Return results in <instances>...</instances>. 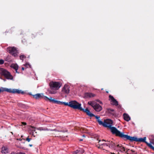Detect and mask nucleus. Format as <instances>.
<instances>
[{
    "label": "nucleus",
    "mask_w": 154,
    "mask_h": 154,
    "mask_svg": "<svg viewBox=\"0 0 154 154\" xmlns=\"http://www.w3.org/2000/svg\"><path fill=\"white\" fill-rule=\"evenodd\" d=\"M113 123L112 120L111 119H106V126L108 129L110 130L112 133L115 134L116 136L119 137L124 140H128L130 136L128 134H124V133L121 132L116 127H112Z\"/></svg>",
    "instance_id": "obj_1"
},
{
    "label": "nucleus",
    "mask_w": 154,
    "mask_h": 154,
    "mask_svg": "<svg viewBox=\"0 0 154 154\" xmlns=\"http://www.w3.org/2000/svg\"><path fill=\"white\" fill-rule=\"evenodd\" d=\"M49 85L50 88L48 90L49 93L55 94L57 93V91L60 87L61 84L59 82L52 81L50 82Z\"/></svg>",
    "instance_id": "obj_2"
},
{
    "label": "nucleus",
    "mask_w": 154,
    "mask_h": 154,
    "mask_svg": "<svg viewBox=\"0 0 154 154\" xmlns=\"http://www.w3.org/2000/svg\"><path fill=\"white\" fill-rule=\"evenodd\" d=\"M106 146H108L110 148L114 149L116 151H120L122 152H125V149L121 144L116 145L112 141H106Z\"/></svg>",
    "instance_id": "obj_3"
},
{
    "label": "nucleus",
    "mask_w": 154,
    "mask_h": 154,
    "mask_svg": "<svg viewBox=\"0 0 154 154\" xmlns=\"http://www.w3.org/2000/svg\"><path fill=\"white\" fill-rule=\"evenodd\" d=\"M146 137H144L143 138H138L136 137H131L130 136L128 140L130 141L131 142L135 141L137 142H144L146 143L147 146L149 147V146L148 145L147 143L150 144L152 146V145H154V139L150 141V143H149L146 141Z\"/></svg>",
    "instance_id": "obj_4"
},
{
    "label": "nucleus",
    "mask_w": 154,
    "mask_h": 154,
    "mask_svg": "<svg viewBox=\"0 0 154 154\" xmlns=\"http://www.w3.org/2000/svg\"><path fill=\"white\" fill-rule=\"evenodd\" d=\"M84 112L86 113L87 115L90 117H95L97 120V122L100 125H102L104 127H106V119H104V122H103L100 120V117L99 116H96L91 113L90 111L87 108L85 109Z\"/></svg>",
    "instance_id": "obj_5"
},
{
    "label": "nucleus",
    "mask_w": 154,
    "mask_h": 154,
    "mask_svg": "<svg viewBox=\"0 0 154 154\" xmlns=\"http://www.w3.org/2000/svg\"><path fill=\"white\" fill-rule=\"evenodd\" d=\"M0 74L7 79H13V77L10 73L4 69L0 68Z\"/></svg>",
    "instance_id": "obj_6"
},
{
    "label": "nucleus",
    "mask_w": 154,
    "mask_h": 154,
    "mask_svg": "<svg viewBox=\"0 0 154 154\" xmlns=\"http://www.w3.org/2000/svg\"><path fill=\"white\" fill-rule=\"evenodd\" d=\"M69 106L74 109H77L84 112L85 109L81 107V104L79 103L75 100L71 101L69 102Z\"/></svg>",
    "instance_id": "obj_7"
},
{
    "label": "nucleus",
    "mask_w": 154,
    "mask_h": 154,
    "mask_svg": "<svg viewBox=\"0 0 154 154\" xmlns=\"http://www.w3.org/2000/svg\"><path fill=\"white\" fill-rule=\"evenodd\" d=\"M7 51L13 56L16 57L18 56V52L16 48L14 47H9L7 48Z\"/></svg>",
    "instance_id": "obj_8"
},
{
    "label": "nucleus",
    "mask_w": 154,
    "mask_h": 154,
    "mask_svg": "<svg viewBox=\"0 0 154 154\" xmlns=\"http://www.w3.org/2000/svg\"><path fill=\"white\" fill-rule=\"evenodd\" d=\"M109 100L111 104L116 106L118 105V102L111 95L109 96Z\"/></svg>",
    "instance_id": "obj_9"
},
{
    "label": "nucleus",
    "mask_w": 154,
    "mask_h": 154,
    "mask_svg": "<svg viewBox=\"0 0 154 154\" xmlns=\"http://www.w3.org/2000/svg\"><path fill=\"white\" fill-rule=\"evenodd\" d=\"M7 90L8 91H7V92L12 93L13 94L14 93H17V94H23L24 92L23 91H21L20 90H19L17 89H13L11 90V89H8L7 88Z\"/></svg>",
    "instance_id": "obj_10"
},
{
    "label": "nucleus",
    "mask_w": 154,
    "mask_h": 154,
    "mask_svg": "<svg viewBox=\"0 0 154 154\" xmlns=\"http://www.w3.org/2000/svg\"><path fill=\"white\" fill-rule=\"evenodd\" d=\"M43 98L46 101H49L50 102H52L54 103L58 104V100H56L54 98H53L51 97L48 98L46 96H44Z\"/></svg>",
    "instance_id": "obj_11"
},
{
    "label": "nucleus",
    "mask_w": 154,
    "mask_h": 154,
    "mask_svg": "<svg viewBox=\"0 0 154 154\" xmlns=\"http://www.w3.org/2000/svg\"><path fill=\"white\" fill-rule=\"evenodd\" d=\"M115 114L114 110L113 109H106V116H114Z\"/></svg>",
    "instance_id": "obj_12"
},
{
    "label": "nucleus",
    "mask_w": 154,
    "mask_h": 154,
    "mask_svg": "<svg viewBox=\"0 0 154 154\" xmlns=\"http://www.w3.org/2000/svg\"><path fill=\"white\" fill-rule=\"evenodd\" d=\"M69 86L65 85L63 88L62 91L66 94H68L69 92Z\"/></svg>",
    "instance_id": "obj_13"
},
{
    "label": "nucleus",
    "mask_w": 154,
    "mask_h": 154,
    "mask_svg": "<svg viewBox=\"0 0 154 154\" xmlns=\"http://www.w3.org/2000/svg\"><path fill=\"white\" fill-rule=\"evenodd\" d=\"M93 108L96 111L99 112L101 110L102 108L99 104L97 103Z\"/></svg>",
    "instance_id": "obj_14"
},
{
    "label": "nucleus",
    "mask_w": 154,
    "mask_h": 154,
    "mask_svg": "<svg viewBox=\"0 0 154 154\" xmlns=\"http://www.w3.org/2000/svg\"><path fill=\"white\" fill-rule=\"evenodd\" d=\"M95 96V94L91 93H86L85 94V96L86 98H91Z\"/></svg>",
    "instance_id": "obj_15"
},
{
    "label": "nucleus",
    "mask_w": 154,
    "mask_h": 154,
    "mask_svg": "<svg viewBox=\"0 0 154 154\" xmlns=\"http://www.w3.org/2000/svg\"><path fill=\"white\" fill-rule=\"evenodd\" d=\"M33 97L36 99H39L42 98L43 97L42 94H37L35 95H33Z\"/></svg>",
    "instance_id": "obj_16"
},
{
    "label": "nucleus",
    "mask_w": 154,
    "mask_h": 154,
    "mask_svg": "<svg viewBox=\"0 0 154 154\" xmlns=\"http://www.w3.org/2000/svg\"><path fill=\"white\" fill-rule=\"evenodd\" d=\"M123 116L124 119L125 121L128 122L130 120L131 118L128 114L126 113H124Z\"/></svg>",
    "instance_id": "obj_17"
},
{
    "label": "nucleus",
    "mask_w": 154,
    "mask_h": 154,
    "mask_svg": "<svg viewBox=\"0 0 154 154\" xmlns=\"http://www.w3.org/2000/svg\"><path fill=\"white\" fill-rule=\"evenodd\" d=\"M8 149L7 147L3 146L2 148L1 152L3 153H6L8 152Z\"/></svg>",
    "instance_id": "obj_18"
},
{
    "label": "nucleus",
    "mask_w": 154,
    "mask_h": 154,
    "mask_svg": "<svg viewBox=\"0 0 154 154\" xmlns=\"http://www.w3.org/2000/svg\"><path fill=\"white\" fill-rule=\"evenodd\" d=\"M99 148L100 149H101L105 150L106 148V143H101L100 144V145L98 146Z\"/></svg>",
    "instance_id": "obj_19"
},
{
    "label": "nucleus",
    "mask_w": 154,
    "mask_h": 154,
    "mask_svg": "<svg viewBox=\"0 0 154 154\" xmlns=\"http://www.w3.org/2000/svg\"><path fill=\"white\" fill-rule=\"evenodd\" d=\"M97 103L94 101H90L88 102V104L92 106L93 108L95 107Z\"/></svg>",
    "instance_id": "obj_20"
},
{
    "label": "nucleus",
    "mask_w": 154,
    "mask_h": 154,
    "mask_svg": "<svg viewBox=\"0 0 154 154\" xmlns=\"http://www.w3.org/2000/svg\"><path fill=\"white\" fill-rule=\"evenodd\" d=\"M11 67L15 70H17L18 69V66L17 64L13 63L11 64Z\"/></svg>",
    "instance_id": "obj_21"
},
{
    "label": "nucleus",
    "mask_w": 154,
    "mask_h": 154,
    "mask_svg": "<svg viewBox=\"0 0 154 154\" xmlns=\"http://www.w3.org/2000/svg\"><path fill=\"white\" fill-rule=\"evenodd\" d=\"M58 104H64L65 106H69V103H68L65 102H61L58 101Z\"/></svg>",
    "instance_id": "obj_22"
},
{
    "label": "nucleus",
    "mask_w": 154,
    "mask_h": 154,
    "mask_svg": "<svg viewBox=\"0 0 154 154\" xmlns=\"http://www.w3.org/2000/svg\"><path fill=\"white\" fill-rule=\"evenodd\" d=\"M7 91H8V90H7V88H4L3 87L0 88V93L4 91L7 92Z\"/></svg>",
    "instance_id": "obj_23"
},
{
    "label": "nucleus",
    "mask_w": 154,
    "mask_h": 154,
    "mask_svg": "<svg viewBox=\"0 0 154 154\" xmlns=\"http://www.w3.org/2000/svg\"><path fill=\"white\" fill-rule=\"evenodd\" d=\"M26 57L24 55H20V59L21 60H23V58H25Z\"/></svg>",
    "instance_id": "obj_24"
},
{
    "label": "nucleus",
    "mask_w": 154,
    "mask_h": 154,
    "mask_svg": "<svg viewBox=\"0 0 154 154\" xmlns=\"http://www.w3.org/2000/svg\"><path fill=\"white\" fill-rule=\"evenodd\" d=\"M147 144L149 146V147L154 151V146H153L150 144Z\"/></svg>",
    "instance_id": "obj_25"
},
{
    "label": "nucleus",
    "mask_w": 154,
    "mask_h": 154,
    "mask_svg": "<svg viewBox=\"0 0 154 154\" xmlns=\"http://www.w3.org/2000/svg\"><path fill=\"white\" fill-rule=\"evenodd\" d=\"M24 66L27 68H28L29 67L30 68L31 67V65L29 63H26L25 64Z\"/></svg>",
    "instance_id": "obj_26"
},
{
    "label": "nucleus",
    "mask_w": 154,
    "mask_h": 154,
    "mask_svg": "<svg viewBox=\"0 0 154 154\" xmlns=\"http://www.w3.org/2000/svg\"><path fill=\"white\" fill-rule=\"evenodd\" d=\"M80 150H77L73 152V154H77L79 153Z\"/></svg>",
    "instance_id": "obj_27"
},
{
    "label": "nucleus",
    "mask_w": 154,
    "mask_h": 154,
    "mask_svg": "<svg viewBox=\"0 0 154 154\" xmlns=\"http://www.w3.org/2000/svg\"><path fill=\"white\" fill-rule=\"evenodd\" d=\"M94 137L96 138L97 140L98 139V135L97 134L94 135L93 136Z\"/></svg>",
    "instance_id": "obj_28"
},
{
    "label": "nucleus",
    "mask_w": 154,
    "mask_h": 154,
    "mask_svg": "<svg viewBox=\"0 0 154 154\" xmlns=\"http://www.w3.org/2000/svg\"><path fill=\"white\" fill-rule=\"evenodd\" d=\"M29 136L26 138V140L28 142H29L31 140L32 138H29Z\"/></svg>",
    "instance_id": "obj_29"
},
{
    "label": "nucleus",
    "mask_w": 154,
    "mask_h": 154,
    "mask_svg": "<svg viewBox=\"0 0 154 154\" xmlns=\"http://www.w3.org/2000/svg\"><path fill=\"white\" fill-rule=\"evenodd\" d=\"M4 61L2 59L0 60V64L2 65L4 63Z\"/></svg>",
    "instance_id": "obj_30"
},
{
    "label": "nucleus",
    "mask_w": 154,
    "mask_h": 154,
    "mask_svg": "<svg viewBox=\"0 0 154 154\" xmlns=\"http://www.w3.org/2000/svg\"><path fill=\"white\" fill-rule=\"evenodd\" d=\"M31 127H32V131H35V128L34 127H32V126Z\"/></svg>",
    "instance_id": "obj_31"
},
{
    "label": "nucleus",
    "mask_w": 154,
    "mask_h": 154,
    "mask_svg": "<svg viewBox=\"0 0 154 154\" xmlns=\"http://www.w3.org/2000/svg\"><path fill=\"white\" fill-rule=\"evenodd\" d=\"M40 130H44V131H46V130H48V129H46V128H42V129H39Z\"/></svg>",
    "instance_id": "obj_32"
},
{
    "label": "nucleus",
    "mask_w": 154,
    "mask_h": 154,
    "mask_svg": "<svg viewBox=\"0 0 154 154\" xmlns=\"http://www.w3.org/2000/svg\"><path fill=\"white\" fill-rule=\"evenodd\" d=\"M21 123L22 124V125H26V123L25 122H22Z\"/></svg>",
    "instance_id": "obj_33"
},
{
    "label": "nucleus",
    "mask_w": 154,
    "mask_h": 154,
    "mask_svg": "<svg viewBox=\"0 0 154 154\" xmlns=\"http://www.w3.org/2000/svg\"><path fill=\"white\" fill-rule=\"evenodd\" d=\"M131 152H134L135 154H136V152H135V151L134 150H133V149H131Z\"/></svg>",
    "instance_id": "obj_34"
},
{
    "label": "nucleus",
    "mask_w": 154,
    "mask_h": 154,
    "mask_svg": "<svg viewBox=\"0 0 154 154\" xmlns=\"http://www.w3.org/2000/svg\"><path fill=\"white\" fill-rule=\"evenodd\" d=\"M11 154H19V153H17L15 152H12Z\"/></svg>",
    "instance_id": "obj_35"
},
{
    "label": "nucleus",
    "mask_w": 154,
    "mask_h": 154,
    "mask_svg": "<svg viewBox=\"0 0 154 154\" xmlns=\"http://www.w3.org/2000/svg\"><path fill=\"white\" fill-rule=\"evenodd\" d=\"M101 142V140H99V142L98 143H99V145H100V144H101V143H100Z\"/></svg>",
    "instance_id": "obj_36"
},
{
    "label": "nucleus",
    "mask_w": 154,
    "mask_h": 154,
    "mask_svg": "<svg viewBox=\"0 0 154 154\" xmlns=\"http://www.w3.org/2000/svg\"><path fill=\"white\" fill-rule=\"evenodd\" d=\"M21 69L22 70H23L24 69V68L23 67H22Z\"/></svg>",
    "instance_id": "obj_37"
},
{
    "label": "nucleus",
    "mask_w": 154,
    "mask_h": 154,
    "mask_svg": "<svg viewBox=\"0 0 154 154\" xmlns=\"http://www.w3.org/2000/svg\"><path fill=\"white\" fill-rule=\"evenodd\" d=\"M15 71H16V73H19V72H17V70H15Z\"/></svg>",
    "instance_id": "obj_38"
},
{
    "label": "nucleus",
    "mask_w": 154,
    "mask_h": 154,
    "mask_svg": "<svg viewBox=\"0 0 154 154\" xmlns=\"http://www.w3.org/2000/svg\"><path fill=\"white\" fill-rule=\"evenodd\" d=\"M29 146H30V147H31V146H32V144H29Z\"/></svg>",
    "instance_id": "obj_39"
},
{
    "label": "nucleus",
    "mask_w": 154,
    "mask_h": 154,
    "mask_svg": "<svg viewBox=\"0 0 154 154\" xmlns=\"http://www.w3.org/2000/svg\"><path fill=\"white\" fill-rule=\"evenodd\" d=\"M83 140L82 139H80L79 140L80 141H82Z\"/></svg>",
    "instance_id": "obj_40"
},
{
    "label": "nucleus",
    "mask_w": 154,
    "mask_h": 154,
    "mask_svg": "<svg viewBox=\"0 0 154 154\" xmlns=\"http://www.w3.org/2000/svg\"><path fill=\"white\" fill-rule=\"evenodd\" d=\"M19 154H25L20 152V153H19Z\"/></svg>",
    "instance_id": "obj_41"
},
{
    "label": "nucleus",
    "mask_w": 154,
    "mask_h": 154,
    "mask_svg": "<svg viewBox=\"0 0 154 154\" xmlns=\"http://www.w3.org/2000/svg\"><path fill=\"white\" fill-rule=\"evenodd\" d=\"M110 153H111V154H115V153H112V152H110Z\"/></svg>",
    "instance_id": "obj_42"
},
{
    "label": "nucleus",
    "mask_w": 154,
    "mask_h": 154,
    "mask_svg": "<svg viewBox=\"0 0 154 154\" xmlns=\"http://www.w3.org/2000/svg\"><path fill=\"white\" fill-rule=\"evenodd\" d=\"M83 137H85V135H83Z\"/></svg>",
    "instance_id": "obj_43"
},
{
    "label": "nucleus",
    "mask_w": 154,
    "mask_h": 154,
    "mask_svg": "<svg viewBox=\"0 0 154 154\" xmlns=\"http://www.w3.org/2000/svg\"><path fill=\"white\" fill-rule=\"evenodd\" d=\"M8 32V31L7 32V31H6L5 32V33H6V32Z\"/></svg>",
    "instance_id": "obj_44"
},
{
    "label": "nucleus",
    "mask_w": 154,
    "mask_h": 154,
    "mask_svg": "<svg viewBox=\"0 0 154 154\" xmlns=\"http://www.w3.org/2000/svg\"><path fill=\"white\" fill-rule=\"evenodd\" d=\"M19 140H22V139H21L20 138V139H19Z\"/></svg>",
    "instance_id": "obj_45"
},
{
    "label": "nucleus",
    "mask_w": 154,
    "mask_h": 154,
    "mask_svg": "<svg viewBox=\"0 0 154 154\" xmlns=\"http://www.w3.org/2000/svg\"><path fill=\"white\" fill-rule=\"evenodd\" d=\"M11 133L12 134H13V133H12V132H11Z\"/></svg>",
    "instance_id": "obj_46"
},
{
    "label": "nucleus",
    "mask_w": 154,
    "mask_h": 154,
    "mask_svg": "<svg viewBox=\"0 0 154 154\" xmlns=\"http://www.w3.org/2000/svg\"><path fill=\"white\" fill-rule=\"evenodd\" d=\"M117 154H119V152H118Z\"/></svg>",
    "instance_id": "obj_47"
},
{
    "label": "nucleus",
    "mask_w": 154,
    "mask_h": 154,
    "mask_svg": "<svg viewBox=\"0 0 154 154\" xmlns=\"http://www.w3.org/2000/svg\"><path fill=\"white\" fill-rule=\"evenodd\" d=\"M104 141V140H103L102 141ZM105 141H106V140H104Z\"/></svg>",
    "instance_id": "obj_48"
},
{
    "label": "nucleus",
    "mask_w": 154,
    "mask_h": 154,
    "mask_svg": "<svg viewBox=\"0 0 154 154\" xmlns=\"http://www.w3.org/2000/svg\"><path fill=\"white\" fill-rule=\"evenodd\" d=\"M106 93H108V92L106 91Z\"/></svg>",
    "instance_id": "obj_49"
},
{
    "label": "nucleus",
    "mask_w": 154,
    "mask_h": 154,
    "mask_svg": "<svg viewBox=\"0 0 154 154\" xmlns=\"http://www.w3.org/2000/svg\"><path fill=\"white\" fill-rule=\"evenodd\" d=\"M99 101V100H97V101Z\"/></svg>",
    "instance_id": "obj_50"
}]
</instances>
